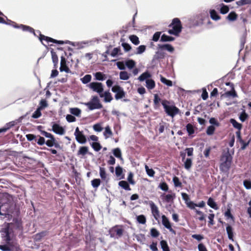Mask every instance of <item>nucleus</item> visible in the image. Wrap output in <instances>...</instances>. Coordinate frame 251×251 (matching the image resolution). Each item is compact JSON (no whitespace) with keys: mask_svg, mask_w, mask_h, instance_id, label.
I'll return each instance as SVG.
<instances>
[{"mask_svg":"<svg viewBox=\"0 0 251 251\" xmlns=\"http://www.w3.org/2000/svg\"><path fill=\"white\" fill-rule=\"evenodd\" d=\"M38 33L40 35L39 40L42 42V44L45 47H47L48 46H52L51 44L47 45L44 43V41L46 42L47 43H49L50 42H51L53 43H55L57 45H69L74 47H83L84 46H96L99 45V43L100 40L98 39H95L89 41H84L81 42H71L69 40L62 41V40H57L54 39L52 38L46 36L44 35L41 34L40 31H37Z\"/></svg>","mask_w":251,"mask_h":251,"instance_id":"obj_1","label":"nucleus"},{"mask_svg":"<svg viewBox=\"0 0 251 251\" xmlns=\"http://www.w3.org/2000/svg\"><path fill=\"white\" fill-rule=\"evenodd\" d=\"M220 161L221 162L219 166L220 171L224 173L227 172L231 167L232 161V156L230 153L229 148H226L223 151Z\"/></svg>","mask_w":251,"mask_h":251,"instance_id":"obj_2","label":"nucleus"},{"mask_svg":"<svg viewBox=\"0 0 251 251\" xmlns=\"http://www.w3.org/2000/svg\"><path fill=\"white\" fill-rule=\"evenodd\" d=\"M169 26L172 27V29L168 30V33L170 34L177 36L181 31L182 25L180 20L178 18H174Z\"/></svg>","mask_w":251,"mask_h":251,"instance_id":"obj_3","label":"nucleus"},{"mask_svg":"<svg viewBox=\"0 0 251 251\" xmlns=\"http://www.w3.org/2000/svg\"><path fill=\"white\" fill-rule=\"evenodd\" d=\"M162 104L167 114L172 117L178 114L179 109L175 105H168L167 103L169 102L168 100H164L162 101Z\"/></svg>","mask_w":251,"mask_h":251,"instance_id":"obj_4","label":"nucleus"},{"mask_svg":"<svg viewBox=\"0 0 251 251\" xmlns=\"http://www.w3.org/2000/svg\"><path fill=\"white\" fill-rule=\"evenodd\" d=\"M85 104L88 107L90 110H93L96 109H100L102 107V105L100 103L99 98L95 96H93L91 100Z\"/></svg>","mask_w":251,"mask_h":251,"instance_id":"obj_5","label":"nucleus"},{"mask_svg":"<svg viewBox=\"0 0 251 251\" xmlns=\"http://www.w3.org/2000/svg\"><path fill=\"white\" fill-rule=\"evenodd\" d=\"M124 231L122 226L116 225L110 229V237L117 238L121 237L123 235Z\"/></svg>","mask_w":251,"mask_h":251,"instance_id":"obj_6","label":"nucleus"},{"mask_svg":"<svg viewBox=\"0 0 251 251\" xmlns=\"http://www.w3.org/2000/svg\"><path fill=\"white\" fill-rule=\"evenodd\" d=\"M89 87L93 91L99 94L100 97H103V91L102 84L100 82H93L89 84Z\"/></svg>","mask_w":251,"mask_h":251,"instance_id":"obj_7","label":"nucleus"},{"mask_svg":"<svg viewBox=\"0 0 251 251\" xmlns=\"http://www.w3.org/2000/svg\"><path fill=\"white\" fill-rule=\"evenodd\" d=\"M112 91L115 93V98L118 100L125 97L126 93L124 92L123 88L119 85H114L112 88Z\"/></svg>","mask_w":251,"mask_h":251,"instance_id":"obj_8","label":"nucleus"},{"mask_svg":"<svg viewBox=\"0 0 251 251\" xmlns=\"http://www.w3.org/2000/svg\"><path fill=\"white\" fill-rule=\"evenodd\" d=\"M74 135L75 137L76 140L80 144H85L87 139L85 136L83 134L82 131H80L79 128L77 127L75 128Z\"/></svg>","mask_w":251,"mask_h":251,"instance_id":"obj_9","label":"nucleus"},{"mask_svg":"<svg viewBox=\"0 0 251 251\" xmlns=\"http://www.w3.org/2000/svg\"><path fill=\"white\" fill-rule=\"evenodd\" d=\"M149 205L151 209V213L154 218L158 221L160 218V211L158 207L152 201H149Z\"/></svg>","mask_w":251,"mask_h":251,"instance_id":"obj_10","label":"nucleus"},{"mask_svg":"<svg viewBox=\"0 0 251 251\" xmlns=\"http://www.w3.org/2000/svg\"><path fill=\"white\" fill-rule=\"evenodd\" d=\"M161 218L162 225L166 228H167L171 232L173 233H175L176 232L172 228L171 224L169 219L165 215H162Z\"/></svg>","mask_w":251,"mask_h":251,"instance_id":"obj_11","label":"nucleus"},{"mask_svg":"<svg viewBox=\"0 0 251 251\" xmlns=\"http://www.w3.org/2000/svg\"><path fill=\"white\" fill-rule=\"evenodd\" d=\"M159 50L156 52V58L161 59L164 58L165 53V50H167L169 52H173L174 50V48H159Z\"/></svg>","mask_w":251,"mask_h":251,"instance_id":"obj_12","label":"nucleus"},{"mask_svg":"<svg viewBox=\"0 0 251 251\" xmlns=\"http://www.w3.org/2000/svg\"><path fill=\"white\" fill-rule=\"evenodd\" d=\"M52 130L56 134L63 135L65 133L64 128L57 124H54L52 126Z\"/></svg>","mask_w":251,"mask_h":251,"instance_id":"obj_13","label":"nucleus"},{"mask_svg":"<svg viewBox=\"0 0 251 251\" xmlns=\"http://www.w3.org/2000/svg\"><path fill=\"white\" fill-rule=\"evenodd\" d=\"M60 71L61 72H65L66 73H69L70 70L69 67L66 65V62L65 58L61 57Z\"/></svg>","mask_w":251,"mask_h":251,"instance_id":"obj_14","label":"nucleus"},{"mask_svg":"<svg viewBox=\"0 0 251 251\" xmlns=\"http://www.w3.org/2000/svg\"><path fill=\"white\" fill-rule=\"evenodd\" d=\"M4 232L5 235L3 237V240L5 242L6 244L8 245L13 244V242H11V239L10 238L8 227L4 229Z\"/></svg>","mask_w":251,"mask_h":251,"instance_id":"obj_15","label":"nucleus"},{"mask_svg":"<svg viewBox=\"0 0 251 251\" xmlns=\"http://www.w3.org/2000/svg\"><path fill=\"white\" fill-rule=\"evenodd\" d=\"M188 208H189L191 209H197L196 208V207H199L201 208H203L205 205V203L204 201H202L199 202L198 203H195L193 202H189L188 204Z\"/></svg>","mask_w":251,"mask_h":251,"instance_id":"obj_16","label":"nucleus"},{"mask_svg":"<svg viewBox=\"0 0 251 251\" xmlns=\"http://www.w3.org/2000/svg\"><path fill=\"white\" fill-rule=\"evenodd\" d=\"M14 27H15V28H20L23 31H28V32H29L30 33H33L34 35H36V34L34 32V29L32 28V27L29 26H27V25H15L14 26Z\"/></svg>","mask_w":251,"mask_h":251,"instance_id":"obj_17","label":"nucleus"},{"mask_svg":"<svg viewBox=\"0 0 251 251\" xmlns=\"http://www.w3.org/2000/svg\"><path fill=\"white\" fill-rule=\"evenodd\" d=\"M87 154H91L88 151V147L87 146H81L79 148V150L77 152V155L85 156Z\"/></svg>","mask_w":251,"mask_h":251,"instance_id":"obj_18","label":"nucleus"},{"mask_svg":"<svg viewBox=\"0 0 251 251\" xmlns=\"http://www.w3.org/2000/svg\"><path fill=\"white\" fill-rule=\"evenodd\" d=\"M222 97H225L228 98L231 97L233 98H235L237 97V95L234 89V87H232L230 91H228L225 92L224 94L222 95Z\"/></svg>","mask_w":251,"mask_h":251,"instance_id":"obj_19","label":"nucleus"},{"mask_svg":"<svg viewBox=\"0 0 251 251\" xmlns=\"http://www.w3.org/2000/svg\"><path fill=\"white\" fill-rule=\"evenodd\" d=\"M119 185L122 188L127 191L131 190V188L128 182L125 180H121L119 182Z\"/></svg>","mask_w":251,"mask_h":251,"instance_id":"obj_20","label":"nucleus"},{"mask_svg":"<svg viewBox=\"0 0 251 251\" xmlns=\"http://www.w3.org/2000/svg\"><path fill=\"white\" fill-rule=\"evenodd\" d=\"M207 204L214 209L217 210L219 208L217 203L212 198H209L208 199L207 201Z\"/></svg>","mask_w":251,"mask_h":251,"instance_id":"obj_21","label":"nucleus"},{"mask_svg":"<svg viewBox=\"0 0 251 251\" xmlns=\"http://www.w3.org/2000/svg\"><path fill=\"white\" fill-rule=\"evenodd\" d=\"M226 230L228 235V237L229 239L233 241V228L231 226L229 225H227L226 227Z\"/></svg>","mask_w":251,"mask_h":251,"instance_id":"obj_22","label":"nucleus"},{"mask_svg":"<svg viewBox=\"0 0 251 251\" xmlns=\"http://www.w3.org/2000/svg\"><path fill=\"white\" fill-rule=\"evenodd\" d=\"M146 87L148 89L151 90L153 89L155 86L154 81L151 79H148L146 81Z\"/></svg>","mask_w":251,"mask_h":251,"instance_id":"obj_23","label":"nucleus"},{"mask_svg":"<svg viewBox=\"0 0 251 251\" xmlns=\"http://www.w3.org/2000/svg\"><path fill=\"white\" fill-rule=\"evenodd\" d=\"M186 129L189 136L192 135L195 133L194 127L193 125L190 123H189L186 125Z\"/></svg>","mask_w":251,"mask_h":251,"instance_id":"obj_24","label":"nucleus"},{"mask_svg":"<svg viewBox=\"0 0 251 251\" xmlns=\"http://www.w3.org/2000/svg\"><path fill=\"white\" fill-rule=\"evenodd\" d=\"M175 197L176 194L175 193L172 194H167L165 196L163 200L167 202H173Z\"/></svg>","mask_w":251,"mask_h":251,"instance_id":"obj_25","label":"nucleus"},{"mask_svg":"<svg viewBox=\"0 0 251 251\" xmlns=\"http://www.w3.org/2000/svg\"><path fill=\"white\" fill-rule=\"evenodd\" d=\"M113 134L112 131L110 129V127L109 126H107L105 127V131L103 132V135L104 136L106 139L109 138Z\"/></svg>","mask_w":251,"mask_h":251,"instance_id":"obj_26","label":"nucleus"},{"mask_svg":"<svg viewBox=\"0 0 251 251\" xmlns=\"http://www.w3.org/2000/svg\"><path fill=\"white\" fill-rule=\"evenodd\" d=\"M230 122L234 128H237L238 130H240L241 129L242 127V124L237 122L235 119H231Z\"/></svg>","mask_w":251,"mask_h":251,"instance_id":"obj_27","label":"nucleus"},{"mask_svg":"<svg viewBox=\"0 0 251 251\" xmlns=\"http://www.w3.org/2000/svg\"><path fill=\"white\" fill-rule=\"evenodd\" d=\"M90 145L96 151H100L102 148L100 143L97 142L90 143Z\"/></svg>","mask_w":251,"mask_h":251,"instance_id":"obj_28","label":"nucleus"},{"mask_svg":"<svg viewBox=\"0 0 251 251\" xmlns=\"http://www.w3.org/2000/svg\"><path fill=\"white\" fill-rule=\"evenodd\" d=\"M210 14L211 18L215 21H217L220 19V17L218 15L217 12L212 9L210 11Z\"/></svg>","mask_w":251,"mask_h":251,"instance_id":"obj_29","label":"nucleus"},{"mask_svg":"<svg viewBox=\"0 0 251 251\" xmlns=\"http://www.w3.org/2000/svg\"><path fill=\"white\" fill-rule=\"evenodd\" d=\"M151 76V74L148 72H146L140 75V76L138 77V79L140 81H143L145 79H148L147 78L150 77Z\"/></svg>","mask_w":251,"mask_h":251,"instance_id":"obj_30","label":"nucleus"},{"mask_svg":"<svg viewBox=\"0 0 251 251\" xmlns=\"http://www.w3.org/2000/svg\"><path fill=\"white\" fill-rule=\"evenodd\" d=\"M160 244L163 251H170L167 242L166 240H161Z\"/></svg>","mask_w":251,"mask_h":251,"instance_id":"obj_31","label":"nucleus"},{"mask_svg":"<svg viewBox=\"0 0 251 251\" xmlns=\"http://www.w3.org/2000/svg\"><path fill=\"white\" fill-rule=\"evenodd\" d=\"M130 74L126 71H122L120 73V78L122 80H126L129 78Z\"/></svg>","mask_w":251,"mask_h":251,"instance_id":"obj_32","label":"nucleus"},{"mask_svg":"<svg viewBox=\"0 0 251 251\" xmlns=\"http://www.w3.org/2000/svg\"><path fill=\"white\" fill-rule=\"evenodd\" d=\"M115 174L117 177L121 176V178H124V175H123V168L118 166L116 167L115 168Z\"/></svg>","mask_w":251,"mask_h":251,"instance_id":"obj_33","label":"nucleus"},{"mask_svg":"<svg viewBox=\"0 0 251 251\" xmlns=\"http://www.w3.org/2000/svg\"><path fill=\"white\" fill-rule=\"evenodd\" d=\"M181 196L183 200L185 201V203H186L187 206L188 207V204L189 202H193V201H190L189 196L187 194L185 193H182Z\"/></svg>","mask_w":251,"mask_h":251,"instance_id":"obj_34","label":"nucleus"},{"mask_svg":"<svg viewBox=\"0 0 251 251\" xmlns=\"http://www.w3.org/2000/svg\"><path fill=\"white\" fill-rule=\"evenodd\" d=\"M70 112L72 114L79 117L81 114V110L78 108H70Z\"/></svg>","mask_w":251,"mask_h":251,"instance_id":"obj_35","label":"nucleus"},{"mask_svg":"<svg viewBox=\"0 0 251 251\" xmlns=\"http://www.w3.org/2000/svg\"><path fill=\"white\" fill-rule=\"evenodd\" d=\"M161 99L159 97L157 94H155L154 95V100L153 103L154 105V108L157 109L159 106V102L160 101Z\"/></svg>","mask_w":251,"mask_h":251,"instance_id":"obj_36","label":"nucleus"},{"mask_svg":"<svg viewBox=\"0 0 251 251\" xmlns=\"http://www.w3.org/2000/svg\"><path fill=\"white\" fill-rule=\"evenodd\" d=\"M174 39V38L173 37L163 34L161 36L160 41L161 42H168L173 41Z\"/></svg>","mask_w":251,"mask_h":251,"instance_id":"obj_37","label":"nucleus"},{"mask_svg":"<svg viewBox=\"0 0 251 251\" xmlns=\"http://www.w3.org/2000/svg\"><path fill=\"white\" fill-rule=\"evenodd\" d=\"M160 81L162 83L166 84L168 86H172L173 85V83L171 80L166 79L162 75L160 76Z\"/></svg>","mask_w":251,"mask_h":251,"instance_id":"obj_38","label":"nucleus"},{"mask_svg":"<svg viewBox=\"0 0 251 251\" xmlns=\"http://www.w3.org/2000/svg\"><path fill=\"white\" fill-rule=\"evenodd\" d=\"M150 233L151 237L153 238H157L160 235L159 231L155 228H151L150 230Z\"/></svg>","mask_w":251,"mask_h":251,"instance_id":"obj_39","label":"nucleus"},{"mask_svg":"<svg viewBox=\"0 0 251 251\" xmlns=\"http://www.w3.org/2000/svg\"><path fill=\"white\" fill-rule=\"evenodd\" d=\"M103 97H104V101L106 102H110L113 99L111 94L109 92H105L103 94Z\"/></svg>","mask_w":251,"mask_h":251,"instance_id":"obj_40","label":"nucleus"},{"mask_svg":"<svg viewBox=\"0 0 251 251\" xmlns=\"http://www.w3.org/2000/svg\"><path fill=\"white\" fill-rule=\"evenodd\" d=\"M184 167L187 170H189L192 165V159L191 158H187L184 162Z\"/></svg>","mask_w":251,"mask_h":251,"instance_id":"obj_41","label":"nucleus"},{"mask_svg":"<svg viewBox=\"0 0 251 251\" xmlns=\"http://www.w3.org/2000/svg\"><path fill=\"white\" fill-rule=\"evenodd\" d=\"M173 181L174 184V186L176 187H181L182 183L180 181L179 178L176 176H175L173 178Z\"/></svg>","mask_w":251,"mask_h":251,"instance_id":"obj_42","label":"nucleus"},{"mask_svg":"<svg viewBox=\"0 0 251 251\" xmlns=\"http://www.w3.org/2000/svg\"><path fill=\"white\" fill-rule=\"evenodd\" d=\"M51 53L52 62L54 63V67L56 68L58 63V57L56 53L53 51V50L51 51Z\"/></svg>","mask_w":251,"mask_h":251,"instance_id":"obj_43","label":"nucleus"},{"mask_svg":"<svg viewBox=\"0 0 251 251\" xmlns=\"http://www.w3.org/2000/svg\"><path fill=\"white\" fill-rule=\"evenodd\" d=\"M113 154L115 157L119 159H122V153L120 149L118 148H116L113 150Z\"/></svg>","mask_w":251,"mask_h":251,"instance_id":"obj_44","label":"nucleus"},{"mask_svg":"<svg viewBox=\"0 0 251 251\" xmlns=\"http://www.w3.org/2000/svg\"><path fill=\"white\" fill-rule=\"evenodd\" d=\"M130 41L135 45H137L139 44V40L138 37L134 35H130L129 36Z\"/></svg>","mask_w":251,"mask_h":251,"instance_id":"obj_45","label":"nucleus"},{"mask_svg":"<svg viewBox=\"0 0 251 251\" xmlns=\"http://www.w3.org/2000/svg\"><path fill=\"white\" fill-rule=\"evenodd\" d=\"M248 117L249 115L246 113L245 110H244L239 115V119L242 122H245Z\"/></svg>","mask_w":251,"mask_h":251,"instance_id":"obj_46","label":"nucleus"},{"mask_svg":"<svg viewBox=\"0 0 251 251\" xmlns=\"http://www.w3.org/2000/svg\"><path fill=\"white\" fill-rule=\"evenodd\" d=\"M100 180L99 178H95L91 181V184L95 188H97L100 184Z\"/></svg>","mask_w":251,"mask_h":251,"instance_id":"obj_47","label":"nucleus"},{"mask_svg":"<svg viewBox=\"0 0 251 251\" xmlns=\"http://www.w3.org/2000/svg\"><path fill=\"white\" fill-rule=\"evenodd\" d=\"M92 76L90 75H86L83 77L81 78V80L83 84H87L90 82Z\"/></svg>","mask_w":251,"mask_h":251,"instance_id":"obj_48","label":"nucleus"},{"mask_svg":"<svg viewBox=\"0 0 251 251\" xmlns=\"http://www.w3.org/2000/svg\"><path fill=\"white\" fill-rule=\"evenodd\" d=\"M137 222L141 224H145L146 223V218L144 215H140L136 217Z\"/></svg>","mask_w":251,"mask_h":251,"instance_id":"obj_49","label":"nucleus"},{"mask_svg":"<svg viewBox=\"0 0 251 251\" xmlns=\"http://www.w3.org/2000/svg\"><path fill=\"white\" fill-rule=\"evenodd\" d=\"M47 234V232L46 231H42L40 233H37L35 235V239L36 240H40L43 237L46 236Z\"/></svg>","mask_w":251,"mask_h":251,"instance_id":"obj_50","label":"nucleus"},{"mask_svg":"<svg viewBox=\"0 0 251 251\" xmlns=\"http://www.w3.org/2000/svg\"><path fill=\"white\" fill-rule=\"evenodd\" d=\"M48 106L47 101L46 100L42 99L39 102V106L38 107L41 110L44 109Z\"/></svg>","mask_w":251,"mask_h":251,"instance_id":"obj_51","label":"nucleus"},{"mask_svg":"<svg viewBox=\"0 0 251 251\" xmlns=\"http://www.w3.org/2000/svg\"><path fill=\"white\" fill-rule=\"evenodd\" d=\"M100 175L101 179L103 180H105L106 178V173L105 172V168L102 167H100Z\"/></svg>","mask_w":251,"mask_h":251,"instance_id":"obj_52","label":"nucleus"},{"mask_svg":"<svg viewBox=\"0 0 251 251\" xmlns=\"http://www.w3.org/2000/svg\"><path fill=\"white\" fill-rule=\"evenodd\" d=\"M229 11V8L227 5L222 3L221 4L220 12L223 14H225Z\"/></svg>","mask_w":251,"mask_h":251,"instance_id":"obj_53","label":"nucleus"},{"mask_svg":"<svg viewBox=\"0 0 251 251\" xmlns=\"http://www.w3.org/2000/svg\"><path fill=\"white\" fill-rule=\"evenodd\" d=\"M126 65L130 69H132L135 65V62L133 60H128L126 62Z\"/></svg>","mask_w":251,"mask_h":251,"instance_id":"obj_54","label":"nucleus"},{"mask_svg":"<svg viewBox=\"0 0 251 251\" xmlns=\"http://www.w3.org/2000/svg\"><path fill=\"white\" fill-rule=\"evenodd\" d=\"M104 75L101 72H97L95 74V78L97 80H104Z\"/></svg>","mask_w":251,"mask_h":251,"instance_id":"obj_55","label":"nucleus"},{"mask_svg":"<svg viewBox=\"0 0 251 251\" xmlns=\"http://www.w3.org/2000/svg\"><path fill=\"white\" fill-rule=\"evenodd\" d=\"M13 221L14 222V224L15 225L16 227L19 229H21L23 228L22 226V223L21 220H20L18 219H14Z\"/></svg>","mask_w":251,"mask_h":251,"instance_id":"obj_56","label":"nucleus"},{"mask_svg":"<svg viewBox=\"0 0 251 251\" xmlns=\"http://www.w3.org/2000/svg\"><path fill=\"white\" fill-rule=\"evenodd\" d=\"M10 251H22L19 245L17 244H12Z\"/></svg>","mask_w":251,"mask_h":251,"instance_id":"obj_57","label":"nucleus"},{"mask_svg":"<svg viewBox=\"0 0 251 251\" xmlns=\"http://www.w3.org/2000/svg\"><path fill=\"white\" fill-rule=\"evenodd\" d=\"M41 110H42L39 108H37L36 110L32 114V117L34 119H37L39 118L42 115L41 112Z\"/></svg>","mask_w":251,"mask_h":251,"instance_id":"obj_58","label":"nucleus"},{"mask_svg":"<svg viewBox=\"0 0 251 251\" xmlns=\"http://www.w3.org/2000/svg\"><path fill=\"white\" fill-rule=\"evenodd\" d=\"M236 18L237 14L234 12H230L227 17V19L230 21H235Z\"/></svg>","mask_w":251,"mask_h":251,"instance_id":"obj_59","label":"nucleus"},{"mask_svg":"<svg viewBox=\"0 0 251 251\" xmlns=\"http://www.w3.org/2000/svg\"><path fill=\"white\" fill-rule=\"evenodd\" d=\"M159 187L163 191L165 192L168 191L169 187L168 184L165 182H161L159 184Z\"/></svg>","mask_w":251,"mask_h":251,"instance_id":"obj_60","label":"nucleus"},{"mask_svg":"<svg viewBox=\"0 0 251 251\" xmlns=\"http://www.w3.org/2000/svg\"><path fill=\"white\" fill-rule=\"evenodd\" d=\"M11 244L0 245V249L2 251H10Z\"/></svg>","mask_w":251,"mask_h":251,"instance_id":"obj_61","label":"nucleus"},{"mask_svg":"<svg viewBox=\"0 0 251 251\" xmlns=\"http://www.w3.org/2000/svg\"><path fill=\"white\" fill-rule=\"evenodd\" d=\"M215 130V128L213 126H209L206 130V133L208 135H211L213 134Z\"/></svg>","mask_w":251,"mask_h":251,"instance_id":"obj_62","label":"nucleus"},{"mask_svg":"<svg viewBox=\"0 0 251 251\" xmlns=\"http://www.w3.org/2000/svg\"><path fill=\"white\" fill-rule=\"evenodd\" d=\"M236 3L239 6L251 4V0H240L237 1Z\"/></svg>","mask_w":251,"mask_h":251,"instance_id":"obj_63","label":"nucleus"},{"mask_svg":"<svg viewBox=\"0 0 251 251\" xmlns=\"http://www.w3.org/2000/svg\"><path fill=\"white\" fill-rule=\"evenodd\" d=\"M199 251H208L206 246L203 243H200L198 245Z\"/></svg>","mask_w":251,"mask_h":251,"instance_id":"obj_64","label":"nucleus"}]
</instances>
